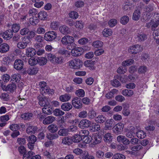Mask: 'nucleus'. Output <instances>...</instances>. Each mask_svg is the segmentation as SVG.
Returning <instances> with one entry per match:
<instances>
[{"label":"nucleus","instance_id":"obj_6","mask_svg":"<svg viewBox=\"0 0 159 159\" xmlns=\"http://www.w3.org/2000/svg\"><path fill=\"white\" fill-rule=\"evenodd\" d=\"M81 99L78 97H75L72 101V104L75 108L79 109L82 108V104L81 102Z\"/></svg>","mask_w":159,"mask_h":159},{"label":"nucleus","instance_id":"obj_36","mask_svg":"<svg viewBox=\"0 0 159 159\" xmlns=\"http://www.w3.org/2000/svg\"><path fill=\"white\" fill-rule=\"evenodd\" d=\"M64 59L62 56L55 57L53 63L54 64H61L64 62Z\"/></svg>","mask_w":159,"mask_h":159},{"label":"nucleus","instance_id":"obj_43","mask_svg":"<svg viewBox=\"0 0 159 159\" xmlns=\"http://www.w3.org/2000/svg\"><path fill=\"white\" fill-rule=\"evenodd\" d=\"M112 33V30L109 29L105 28L102 32V34L105 37H108L110 36Z\"/></svg>","mask_w":159,"mask_h":159},{"label":"nucleus","instance_id":"obj_12","mask_svg":"<svg viewBox=\"0 0 159 159\" xmlns=\"http://www.w3.org/2000/svg\"><path fill=\"white\" fill-rule=\"evenodd\" d=\"M123 128V125L121 123L116 124L113 128V131L115 133L117 134H121Z\"/></svg>","mask_w":159,"mask_h":159},{"label":"nucleus","instance_id":"obj_14","mask_svg":"<svg viewBox=\"0 0 159 159\" xmlns=\"http://www.w3.org/2000/svg\"><path fill=\"white\" fill-rule=\"evenodd\" d=\"M13 32L11 29L6 30L3 33L2 38L6 40H9L13 36Z\"/></svg>","mask_w":159,"mask_h":159},{"label":"nucleus","instance_id":"obj_57","mask_svg":"<svg viewBox=\"0 0 159 159\" xmlns=\"http://www.w3.org/2000/svg\"><path fill=\"white\" fill-rule=\"evenodd\" d=\"M75 26L77 28L81 29L84 27V24L82 21H78L76 22Z\"/></svg>","mask_w":159,"mask_h":159},{"label":"nucleus","instance_id":"obj_32","mask_svg":"<svg viewBox=\"0 0 159 159\" xmlns=\"http://www.w3.org/2000/svg\"><path fill=\"white\" fill-rule=\"evenodd\" d=\"M48 129L51 132L54 133L58 130V127L56 125L51 124L48 126Z\"/></svg>","mask_w":159,"mask_h":159},{"label":"nucleus","instance_id":"obj_53","mask_svg":"<svg viewBox=\"0 0 159 159\" xmlns=\"http://www.w3.org/2000/svg\"><path fill=\"white\" fill-rule=\"evenodd\" d=\"M72 142L78 143L82 140V137L79 135H75L73 137H71Z\"/></svg>","mask_w":159,"mask_h":159},{"label":"nucleus","instance_id":"obj_52","mask_svg":"<svg viewBox=\"0 0 159 159\" xmlns=\"http://www.w3.org/2000/svg\"><path fill=\"white\" fill-rule=\"evenodd\" d=\"M129 20V17L127 16H124L121 18L120 22L122 25H125L128 23Z\"/></svg>","mask_w":159,"mask_h":159},{"label":"nucleus","instance_id":"obj_15","mask_svg":"<svg viewBox=\"0 0 159 159\" xmlns=\"http://www.w3.org/2000/svg\"><path fill=\"white\" fill-rule=\"evenodd\" d=\"M137 41L139 42H141L144 41L147 39V35L143 33H138L135 37Z\"/></svg>","mask_w":159,"mask_h":159},{"label":"nucleus","instance_id":"obj_44","mask_svg":"<svg viewBox=\"0 0 159 159\" xmlns=\"http://www.w3.org/2000/svg\"><path fill=\"white\" fill-rule=\"evenodd\" d=\"M133 92L132 90L126 89L122 91V94L125 96H130L133 94Z\"/></svg>","mask_w":159,"mask_h":159},{"label":"nucleus","instance_id":"obj_48","mask_svg":"<svg viewBox=\"0 0 159 159\" xmlns=\"http://www.w3.org/2000/svg\"><path fill=\"white\" fill-rule=\"evenodd\" d=\"M85 151H83L81 149L77 148L73 150V152L76 155H80L81 158L84 154Z\"/></svg>","mask_w":159,"mask_h":159},{"label":"nucleus","instance_id":"obj_4","mask_svg":"<svg viewBox=\"0 0 159 159\" xmlns=\"http://www.w3.org/2000/svg\"><path fill=\"white\" fill-rule=\"evenodd\" d=\"M30 40L24 37L22 41L19 42L17 43V46L19 49H23L26 48L28 45H30Z\"/></svg>","mask_w":159,"mask_h":159},{"label":"nucleus","instance_id":"obj_5","mask_svg":"<svg viewBox=\"0 0 159 159\" xmlns=\"http://www.w3.org/2000/svg\"><path fill=\"white\" fill-rule=\"evenodd\" d=\"M37 99L39 101V105L42 107H48L49 106V102L47 98L45 97L39 95L37 97Z\"/></svg>","mask_w":159,"mask_h":159},{"label":"nucleus","instance_id":"obj_45","mask_svg":"<svg viewBox=\"0 0 159 159\" xmlns=\"http://www.w3.org/2000/svg\"><path fill=\"white\" fill-rule=\"evenodd\" d=\"M58 137V134H56L49 133L47 134L46 136L47 138L50 140L57 139Z\"/></svg>","mask_w":159,"mask_h":159},{"label":"nucleus","instance_id":"obj_35","mask_svg":"<svg viewBox=\"0 0 159 159\" xmlns=\"http://www.w3.org/2000/svg\"><path fill=\"white\" fill-rule=\"evenodd\" d=\"M68 129L63 128L59 130L58 132V134L61 136H66L68 134Z\"/></svg>","mask_w":159,"mask_h":159},{"label":"nucleus","instance_id":"obj_25","mask_svg":"<svg viewBox=\"0 0 159 159\" xmlns=\"http://www.w3.org/2000/svg\"><path fill=\"white\" fill-rule=\"evenodd\" d=\"M33 114L32 113H25L21 115V117L25 120H30L33 116Z\"/></svg>","mask_w":159,"mask_h":159},{"label":"nucleus","instance_id":"obj_31","mask_svg":"<svg viewBox=\"0 0 159 159\" xmlns=\"http://www.w3.org/2000/svg\"><path fill=\"white\" fill-rule=\"evenodd\" d=\"M70 98L71 97L69 94L66 93L60 96L59 99L61 102H65L68 101L70 99Z\"/></svg>","mask_w":159,"mask_h":159},{"label":"nucleus","instance_id":"obj_17","mask_svg":"<svg viewBox=\"0 0 159 159\" xmlns=\"http://www.w3.org/2000/svg\"><path fill=\"white\" fill-rule=\"evenodd\" d=\"M26 54L28 56L32 57L35 55L36 51L35 49L32 48H26L25 51Z\"/></svg>","mask_w":159,"mask_h":159},{"label":"nucleus","instance_id":"obj_20","mask_svg":"<svg viewBox=\"0 0 159 159\" xmlns=\"http://www.w3.org/2000/svg\"><path fill=\"white\" fill-rule=\"evenodd\" d=\"M72 139L70 136L65 137L62 139L61 143L65 145H70L72 143Z\"/></svg>","mask_w":159,"mask_h":159},{"label":"nucleus","instance_id":"obj_10","mask_svg":"<svg viewBox=\"0 0 159 159\" xmlns=\"http://www.w3.org/2000/svg\"><path fill=\"white\" fill-rule=\"evenodd\" d=\"M72 49L71 53L72 55L74 57L79 56L81 55L83 51V49L81 48H72L71 47Z\"/></svg>","mask_w":159,"mask_h":159},{"label":"nucleus","instance_id":"obj_7","mask_svg":"<svg viewBox=\"0 0 159 159\" xmlns=\"http://www.w3.org/2000/svg\"><path fill=\"white\" fill-rule=\"evenodd\" d=\"M142 50L141 46L137 44L130 47L129 49V51L132 54H136L141 51Z\"/></svg>","mask_w":159,"mask_h":159},{"label":"nucleus","instance_id":"obj_55","mask_svg":"<svg viewBox=\"0 0 159 159\" xmlns=\"http://www.w3.org/2000/svg\"><path fill=\"white\" fill-rule=\"evenodd\" d=\"M46 57L48 60L52 63H53L56 56L53 54L51 53H47L46 54Z\"/></svg>","mask_w":159,"mask_h":159},{"label":"nucleus","instance_id":"obj_39","mask_svg":"<svg viewBox=\"0 0 159 159\" xmlns=\"http://www.w3.org/2000/svg\"><path fill=\"white\" fill-rule=\"evenodd\" d=\"M21 76L19 74H15L12 75L11 76V80L18 82L20 80Z\"/></svg>","mask_w":159,"mask_h":159},{"label":"nucleus","instance_id":"obj_58","mask_svg":"<svg viewBox=\"0 0 159 159\" xmlns=\"http://www.w3.org/2000/svg\"><path fill=\"white\" fill-rule=\"evenodd\" d=\"M38 18L36 16H33L32 18H30V22L33 25H37L39 22Z\"/></svg>","mask_w":159,"mask_h":159},{"label":"nucleus","instance_id":"obj_47","mask_svg":"<svg viewBox=\"0 0 159 159\" xmlns=\"http://www.w3.org/2000/svg\"><path fill=\"white\" fill-rule=\"evenodd\" d=\"M43 112L44 114L49 115L52 114V109L51 107H43L42 109Z\"/></svg>","mask_w":159,"mask_h":159},{"label":"nucleus","instance_id":"obj_62","mask_svg":"<svg viewBox=\"0 0 159 159\" xmlns=\"http://www.w3.org/2000/svg\"><path fill=\"white\" fill-rule=\"evenodd\" d=\"M0 98L4 101H7L9 100V95L7 93H2L0 96Z\"/></svg>","mask_w":159,"mask_h":159},{"label":"nucleus","instance_id":"obj_61","mask_svg":"<svg viewBox=\"0 0 159 159\" xmlns=\"http://www.w3.org/2000/svg\"><path fill=\"white\" fill-rule=\"evenodd\" d=\"M12 32H17L20 30V26L19 24H13L12 26Z\"/></svg>","mask_w":159,"mask_h":159},{"label":"nucleus","instance_id":"obj_23","mask_svg":"<svg viewBox=\"0 0 159 159\" xmlns=\"http://www.w3.org/2000/svg\"><path fill=\"white\" fill-rule=\"evenodd\" d=\"M39 71V69L36 67H34L28 68L26 72L29 75H32L37 74Z\"/></svg>","mask_w":159,"mask_h":159},{"label":"nucleus","instance_id":"obj_40","mask_svg":"<svg viewBox=\"0 0 159 159\" xmlns=\"http://www.w3.org/2000/svg\"><path fill=\"white\" fill-rule=\"evenodd\" d=\"M58 52L62 55H64L66 57H68L70 55V53L67 50L64 48L60 49Z\"/></svg>","mask_w":159,"mask_h":159},{"label":"nucleus","instance_id":"obj_22","mask_svg":"<svg viewBox=\"0 0 159 159\" xmlns=\"http://www.w3.org/2000/svg\"><path fill=\"white\" fill-rule=\"evenodd\" d=\"M61 108L65 111H68L72 109V106L69 102H65L61 105Z\"/></svg>","mask_w":159,"mask_h":159},{"label":"nucleus","instance_id":"obj_37","mask_svg":"<svg viewBox=\"0 0 159 159\" xmlns=\"http://www.w3.org/2000/svg\"><path fill=\"white\" fill-rule=\"evenodd\" d=\"M37 59V63L40 66L45 65L47 63V60L45 57H38Z\"/></svg>","mask_w":159,"mask_h":159},{"label":"nucleus","instance_id":"obj_3","mask_svg":"<svg viewBox=\"0 0 159 159\" xmlns=\"http://www.w3.org/2000/svg\"><path fill=\"white\" fill-rule=\"evenodd\" d=\"M56 33L53 31H49L46 32L44 35V38L47 41L51 42L54 40L57 37Z\"/></svg>","mask_w":159,"mask_h":159},{"label":"nucleus","instance_id":"obj_33","mask_svg":"<svg viewBox=\"0 0 159 159\" xmlns=\"http://www.w3.org/2000/svg\"><path fill=\"white\" fill-rule=\"evenodd\" d=\"M96 115V111L93 108L89 110L88 113V116L89 119H93L95 118Z\"/></svg>","mask_w":159,"mask_h":159},{"label":"nucleus","instance_id":"obj_54","mask_svg":"<svg viewBox=\"0 0 159 159\" xmlns=\"http://www.w3.org/2000/svg\"><path fill=\"white\" fill-rule=\"evenodd\" d=\"M82 159H94V157L90 155H89L87 151L84 152V154L83 156L82 157Z\"/></svg>","mask_w":159,"mask_h":159},{"label":"nucleus","instance_id":"obj_60","mask_svg":"<svg viewBox=\"0 0 159 159\" xmlns=\"http://www.w3.org/2000/svg\"><path fill=\"white\" fill-rule=\"evenodd\" d=\"M88 116V113L86 111H83L80 112L78 116L81 118H86Z\"/></svg>","mask_w":159,"mask_h":159},{"label":"nucleus","instance_id":"obj_28","mask_svg":"<svg viewBox=\"0 0 159 159\" xmlns=\"http://www.w3.org/2000/svg\"><path fill=\"white\" fill-rule=\"evenodd\" d=\"M60 32L64 34H67L70 33V31L68 27L66 25H63L59 28Z\"/></svg>","mask_w":159,"mask_h":159},{"label":"nucleus","instance_id":"obj_26","mask_svg":"<svg viewBox=\"0 0 159 159\" xmlns=\"http://www.w3.org/2000/svg\"><path fill=\"white\" fill-rule=\"evenodd\" d=\"M112 134L110 133H107L104 136L103 140L107 143H111L112 141Z\"/></svg>","mask_w":159,"mask_h":159},{"label":"nucleus","instance_id":"obj_8","mask_svg":"<svg viewBox=\"0 0 159 159\" xmlns=\"http://www.w3.org/2000/svg\"><path fill=\"white\" fill-rule=\"evenodd\" d=\"M91 125V121L89 120L84 119L81 120L78 124V127L81 129H84L88 128Z\"/></svg>","mask_w":159,"mask_h":159},{"label":"nucleus","instance_id":"obj_24","mask_svg":"<svg viewBox=\"0 0 159 159\" xmlns=\"http://www.w3.org/2000/svg\"><path fill=\"white\" fill-rule=\"evenodd\" d=\"M41 93L43 95V93H48L49 95H52V93H54V91L53 89H50L48 86L44 87L42 89H40Z\"/></svg>","mask_w":159,"mask_h":159},{"label":"nucleus","instance_id":"obj_29","mask_svg":"<svg viewBox=\"0 0 159 159\" xmlns=\"http://www.w3.org/2000/svg\"><path fill=\"white\" fill-rule=\"evenodd\" d=\"M5 88L4 90L6 91H9L10 92H13L16 88V85L12 83L8 85L7 86H4Z\"/></svg>","mask_w":159,"mask_h":159},{"label":"nucleus","instance_id":"obj_21","mask_svg":"<svg viewBox=\"0 0 159 159\" xmlns=\"http://www.w3.org/2000/svg\"><path fill=\"white\" fill-rule=\"evenodd\" d=\"M113 120L112 119L107 120L105 123V127L106 130L111 129L113 125Z\"/></svg>","mask_w":159,"mask_h":159},{"label":"nucleus","instance_id":"obj_9","mask_svg":"<svg viewBox=\"0 0 159 159\" xmlns=\"http://www.w3.org/2000/svg\"><path fill=\"white\" fill-rule=\"evenodd\" d=\"M24 64L23 61L20 59H16L14 62V68L18 70H21L23 67Z\"/></svg>","mask_w":159,"mask_h":159},{"label":"nucleus","instance_id":"obj_34","mask_svg":"<svg viewBox=\"0 0 159 159\" xmlns=\"http://www.w3.org/2000/svg\"><path fill=\"white\" fill-rule=\"evenodd\" d=\"M48 14L46 11H40L38 14V17L41 20H44L47 18Z\"/></svg>","mask_w":159,"mask_h":159},{"label":"nucleus","instance_id":"obj_46","mask_svg":"<svg viewBox=\"0 0 159 159\" xmlns=\"http://www.w3.org/2000/svg\"><path fill=\"white\" fill-rule=\"evenodd\" d=\"M75 94L78 97L82 98L85 95V92L83 89H80L75 91Z\"/></svg>","mask_w":159,"mask_h":159},{"label":"nucleus","instance_id":"obj_2","mask_svg":"<svg viewBox=\"0 0 159 159\" xmlns=\"http://www.w3.org/2000/svg\"><path fill=\"white\" fill-rule=\"evenodd\" d=\"M134 61L132 59L126 60L122 62V65L124 67H119L117 70V72L120 74H124L126 72V70L125 66L130 65L134 63Z\"/></svg>","mask_w":159,"mask_h":159},{"label":"nucleus","instance_id":"obj_49","mask_svg":"<svg viewBox=\"0 0 159 159\" xmlns=\"http://www.w3.org/2000/svg\"><path fill=\"white\" fill-rule=\"evenodd\" d=\"M53 114L56 116H61L64 115L65 112L60 109H56L53 111Z\"/></svg>","mask_w":159,"mask_h":159},{"label":"nucleus","instance_id":"obj_13","mask_svg":"<svg viewBox=\"0 0 159 159\" xmlns=\"http://www.w3.org/2000/svg\"><path fill=\"white\" fill-rule=\"evenodd\" d=\"M135 128L133 126L126 129L125 130V135L127 137L129 138H132L134 137L133 134L134 133V131Z\"/></svg>","mask_w":159,"mask_h":159},{"label":"nucleus","instance_id":"obj_41","mask_svg":"<svg viewBox=\"0 0 159 159\" xmlns=\"http://www.w3.org/2000/svg\"><path fill=\"white\" fill-rule=\"evenodd\" d=\"M67 43H68V44H70L67 46V48L70 49H71V48H70V46H73L75 45V44L73 43L74 39L72 37L68 35H67Z\"/></svg>","mask_w":159,"mask_h":159},{"label":"nucleus","instance_id":"obj_50","mask_svg":"<svg viewBox=\"0 0 159 159\" xmlns=\"http://www.w3.org/2000/svg\"><path fill=\"white\" fill-rule=\"evenodd\" d=\"M112 159H125V157L121 153H117L113 155Z\"/></svg>","mask_w":159,"mask_h":159},{"label":"nucleus","instance_id":"obj_11","mask_svg":"<svg viewBox=\"0 0 159 159\" xmlns=\"http://www.w3.org/2000/svg\"><path fill=\"white\" fill-rule=\"evenodd\" d=\"M92 143L94 145L100 143L102 140L101 136L96 133L94 134L92 137Z\"/></svg>","mask_w":159,"mask_h":159},{"label":"nucleus","instance_id":"obj_59","mask_svg":"<svg viewBox=\"0 0 159 159\" xmlns=\"http://www.w3.org/2000/svg\"><path fill=\"white\" fill-rule=\"evenodd\" d=\"M69 16L71 18L76 19L78 17V13L76 11H73L69 14Z\"/></svg>","mask_w":159,"mask_h":159},{"label":"nucleus","instance_id":"obj_64","mask_svg":"<svg viewBox=\"0 0 159 159\" xmlns=\"http://www.w3.org/2000/svg\"><path fill=\"white\" fill-rule=\"evenodd\" d=\"M28 140L29 142L34 143L37 141V137L34 135H31L28 137Z\"/></svg>","mask_w":159,"mask_h":159},{"label":"nucleus","instance_id":"obj_16","mask_svg":"<svg viewBox=\"0 0 159 159\" xmlns=\"http://www.w3.org/2000/svg\"><path fill=\"white\" fill-rule=\"evenodd\" d=\"M38 130L37 126L32 125H29L27 127L26 131L28 134H34Z\"/></svg>","mask_w":159,"mask_h":159},{"label":"nucleus","instance_id":"obj_27","mask_svg":"<svg viewBox=\"0 0 159 159\" xmlns=\"http://www.w3.org/2000/svg\"><path fill=\"white\" fill-rule=\"evenodd\" d=\"M106 118L104 116L100 115L96 117L95 118V121L97 123H102L106 120Z\"/></svg>","mask_w":159,"mask_h":159},{"label":"nucleus","instance_id":"obj_30","mask_svg":"<svg viewBox=\"0 0 159 159\" xmlns=\"http://www.w3.org/2000/svg\"><path fill=\"white\" fill-rule=\"evenodd\" d=\"M9 46L8 44L4 43L0 45V52L2 53H5L8 51Z\"/></svg>","mask_w":159,"mask_h":159},{"label":"nucleus","instance_id":"obj_51","mask_svg":"<svg viewBox=\"0 0 159 159\" xmlns=\"http://www.w3.org/2000/svg\"><path fill=\"white\" fill-rule=\"evenodd\" d=\"M34 155L33 152L31 151H29L26 153H25L23 155V159H30L32 156Z\"/></svg>","mask_w":159,"mask_h":159},{"label":"nucleus","instance_id":"obj_56","mask_svg":"<svg viewBox=\"0 0 159 159\" xmlns=\"http://www.w3.org/2000/svg\"><path fill=\"white\" fill-rule=\"evenodd\" d=\"M103 44V43L100 41L97 40L93 43V46L95 48H101Z\"/></svg>","mask_w":159,"mask_h":159},{"label":"nucleus","instance_id":"obj_42","mask_svg":"<svg viewBox=\"0 0 159 159\" xmlns=\"http://www.w3.org/2000/svg\"><path fill=\"white\" fill-rule=\"evenodd\" d=\"M136 134L137 137L140 139L144 138L146 136V133L141 130H138Z\"/></svg>","mask_w":159,"mask_h":159},{"label":"nucleus","instance_id":"obj_19","mask_svg":"<svg viewBox=\"0 0 159 159\" xmlns=\"http://www.w3.org/2000/svg\"><path fill=\"white\" fill-rule=\"evenodd\" d=\"M141 14V10L137 9L135 10L133 15V19L135 21L138 20Z\"/></svg>","mask_w":159,"mask_h":159},{"label":"nucleus","instance_id":"obj_1","mask_svg":"<svg viewBox=\"0 0 159 159\" xmlns=\"http://www.w3.org/2000/svg\"><path fill=\"white\" fill-rule=\"evenodd\" d=\"M68 63L71 68L75 69H80L83 65V62L79 59H73L69 61Z\"/></svg>","mask_w":159,"mask_h":159},{"label":"nucleus","instance_id":"obj_38","mask_svg":"<svg viewBox=\"0 0 159 159\" xmlns=\"http://www.w3.org/2000/svg\"><path fill=\"white\" fill-rule=\"evenodd\" d=\"M58 122L59 127L61 128H64L65 126V117L62 116L59 117Z\"/></svg>","mask_w":159,"mask_h":159},{"label":"nucleus","instance_id":"obj_18","mask_svg":"<svg viewBox=\"0 0 159 159\" xmlns=\"http://www.w3.org/2000/svg\"><path fill=\"white\" fill-rule=\"evenodd\" d=\"M55 120L54 117L51 116H49L43 119V123L45 125H48L52 123Z\"/></svg>","mask_w":159,"mask_h":159},{"label":"nucleus","instance_id":"obj_63","mask_svg":"<svg viewBox=\"0 0 159 159\" xmlns=\"http://www.w3.org/2000/svg\"><path fill=\"white\" fill-rule=\"evenodd\" d=\"M152 31L155 30L156 28L159 25V20L155 21L152 20Z\"/></svg>","mask_w":159,"mask_h":159}]
</instances>
